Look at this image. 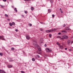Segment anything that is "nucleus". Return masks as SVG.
I'll return each mask as SVG.
<instances>
[{
  "mask_svg": "<svg viewBox=\"0 0 73 73\" xmlns=\"http://www.w3.org/2000/svg\"><path fill=\"white\" fill-rule=\"evenodd\" d=\"M33 44L35 48H36L37 46H38L37 44V41H36L34 40L33 41Z\"/></svg>",
  "mask_w": 73,
  "mask_h": 73,
  "instance_id": "2",
  "label": "nucleus"
},
{
  "mask_svg": "<svg viewBox=\"0 0 73 73\" xmlns=\"http://www.w3.org/2000/svg\"><path fill=\"white\" fill-rule=\"evenodd\" d=\"M49 36L50 37H52V34H50L49 35Z\"/></svg>",
  "mask_w": 73,
  "mask_h": 73,
  "instance_id": "28",
  "label": "nucleus"
},
{
  "mask_svg": "<svg viewBox=\"0 0 73 73\" xmlns=\"http://www.w3.org/2000/svg\"><path fill=\"white\" fill-rule=\"evenodd\" d=\"M52 17H54V15H52Z\"/></svg>",
  "mask_w": 73,
  "mask_h": 73,
  "instance_id": "34",
  "label": "nucleus"
},
{
  "mask_svg": "<svg viewBox=\"0 0 73 73\" xmlns=\"http://www.w3.org/2000/svg\"><path fill=\"white\" fill-rule=\"evenodd\" d=\"M61 34V33H59L58 34V35H60Z\"/></svg>",
  "mask_w": 73,
  "mask_h": 73,
  "instance_id": "39",
  "label": "nucleus"
},
{
  "mask_svg": "<svg viewBox=\"0 0 73 73\" xmlns=\"http://www.w3.org/2000/svg\"><path fill=\"white\" fill-rule=\"evenodd\" d=\"M63 38L67 39V38H68V36H67L66 35H64L63 36Z\"/></svg>",
  "mask_w": 73,
  "mask_h": 73,
  "instance_id": "5",
  "label": "nucleus"
},
{
  "mask_svg": "<svg viewBox=\"0 0 73 73\" xmlns=\"http://www.w3.org/2000/svg\"><path fill=\"white\" fill-rule=\"evenodd\" d=\"M26 1H30V0H24Z\"/></svg>",
  "mask_w": 73,
  "mask_h": 73,
  "instance_id": "32",
  "label": "nucleus"
},
{
  "mask_svg": "<svg viewBox=\"0 0 73 73\" xmlns=\"http://www.w3.org/2000/svg\"><path fill=\"white\" fill-rule=\"evenodd\" d=\"M43 41V39H42V38H41L40 40V43H42Z\"/></svg>",
  "mask_w": 73,
  "mask_h": 73,
  "instance_id": "9",
  "label": "nucleus"
},
{
  "mask_svg": "<svg viewBox=\"0 0 73 73\" xmlns=\"http://www.w3.org/2000/svg\"><path fill=\"white\" fill-rule=\"evenodd\" d=\"M29 26H30V27H32V25L31 24H29Z\"/></svg>",
  "mask_w": 73,
  "mask_h": 73,
  "instance_id": "25",
  "label": "nucleus"
},
{
  "mask_svg": "<svg viewBox=\"0 0 73 73\" xmlns=\"http://www.w3.org/2000/svg\"><path fill=\"white\" fill-rule=\"evenodd\" d=\"M50 1L51 3H53V0H50Z\"/></svg>",
  "mask_w": 73,
  "mask_h": 73,
  "instance_id": "27",
  "label": "nucleus"
},
{
  "mask_svg": "<svg viewBox=\"0 0 73 73\" xmlns=\"http://www.w3.org/2000/svg\"><path fill=\"white\" fill-rule=\"evenodd\" d=\"M5 16L6 17H8V15H7V14H5Z\"/></svg>",
  "mask_w": 73,
  "mask_h": 73,
  "instance_id": "33",
  "label": "nucleus"
},
{
  "mask_svg": "<svg viewBox=\"0 0 73 73\" xmlns=\"http://www.w3.org/2000/svg\"><path fill=\"white\" fill-rule=\"evenodd\" d=\"M14 11H15V12H17V10L16 9V8H15Z\"/></svg>",
  "mask_w": 73,
  "mask_h": 73,
  "instance_id": "23",
  "label": "nucleus"
},
{
  "mask_svg": "<svg viewBox=\"0 0 73 73\" xmlns=\"http://www.w3.org/2000/svg\"><path fill=\"white\" fill-rule=\"evenodd\" d=\"M60 12H61V13H63V12L62 11H60Z\"/></svg>",
  "mask_w": 73,
  "mask_h": 73,
  "instance_id": "46",
  "label": "nucleus"
},
{
  "mask_svg": "<svg viewBox=\"0 0 73 73\" xmlns=\"http://www.w3.org/2000/svg\"><path fill=\"white\" fill-rule=\"evenodd\" d=\"M7 20H8V21H10V19H7Z\"/></svg>",
  "mask_w": 73,
  "mask_h": 73,
  "instance_id": "37",
  "label": "nucleus"
},
{
  "mask_svg": "<svg viewBox=\"0 0 73 73\" xmlns=\"http://www.w3.org/2000/svg\"><path fill=\"white\" fill-rule=\"evenodd\" d=\"M60 11H62V10L61 9H60Z\"/></svg>",
  "mask_w": 73,
  "mask_h": 73,
  "instance_id": "44",
  "label": "nucleus"
},
{
  "mask_svg": "<svg viewBox=\"0 0 73 73\" xmlns=\"http://www.w3.org/2000/svg\"><path fill=\"white\" fill-rule=\"evenodd\" d=\"M65 50H67V48H65Z\"/></svg>",
  "mask_w": 73,
  "mask_h": 73,
  "instance_id": "47",
  "label": "nucleus"
},
{
  "mask_svg": "<svg viewBox=\"0 0 73 73\" xmlns=\"http://www.w3.org/2000/svg\"><path fill=\"white\" fill-rule=\"evenodd\" d=\"M12 8H13V6H12Z\"/></svg>",
  "mask_w": 73,
  "mask_h": 73,
  "instance_id": "48",
  "label": "nucleus"
},
{
  "mask_svg": "<svg viewBox=\"0 0 73 73\" xmlns=\"http://www.w3.org/2000/svg\"><path fill=\"white\" fill-rule=\"evenodd\" d=\"M56 31V29H52L47 30L46 31V32L47 33H51V32H54Z\"/></svg>",
  "mask_w": 73,
  "mask_h": 73,
  "instance_id": "1",
  "label": "nucleus"
},
{
  "mask_svg": "<svg viewBox=\"0 0 73 73\" xmlns=\"http://www.w3.org/2000/svg\"><path fill=\"white\" fill-rule=\"evenodd\" d=\"M56 44H57V45H60V44H59V43H58V42H57L56 43Z\"/></svg>",
  "mask_w": 73,
  "mask_h": 73,
  "instance_id": "29",
  "label": "nucleus"
},
{
  "mask_svg": "<svg viewBox=\"0 0 73 73\" xmlns=\"http://www.w3.org/2000/svg\"><path fill=\"white\" fill-rule=\"evenodd\" d=\"M40 56L38 55H37L36 56V58H40Z\"/></svg>",
  "mask_w": 73,
  "mask_h": 73,
  "instance_id": "13",
  "label": "nucleus"
},
{
  "mask_svg": "<svg viewBox=\"0 0 73 73\" xmlns=\"http://www.w3.org/2000/svg\"><path fill=\"white\" fill-rule=\"evenodd\" d=\"M48 12L49 13H50V12H51V10L50 9H48Z\"/></svg>",
  "mask_w": 73,
  "mask_h": 73,
  "instance_id": "15",
  "label": "nucleus"
},
{
  "mask_svg": "<svg viewBox=\"0 0 73 73\" xmlns=\"http://www.w3.org/2000/svg\"><path fill=\"white\" fill-rule=\"evenodd\" d=\"M31 11H33V10H34V8L33 7H31Z\"/></svg>",
  "mask_w": 73,
  "mask_h": 73,
  "instance_id": "18",
  "label": "nucleus"
},
{
  "mask_svg": "<svg viewBox=\"0 0 73 73\" xmlns=\"http://www.w3.org/2000/svg\"><path fill=\"white\" fill-rule=\"evenodd\" d=\"M38 50H40V51H41V48H40V47H39L38 48V47H39V46H37Z\"/></svg>",
  "mask_w": 73,
  "mask_h": 73,
  "instance_id": "11",
  "label": "nucleus"
},
{
  "mask_svg": "<svg viewBox=\"0 0 73 73\" xmlns=\"http://www.w3.org/2000/svg\"><path fill=\"white\" fill-rule=\"evenodd\" d=\"M0 39L2 40H4L5 41V39L4 38V36L0 35Z\"/></svg>",
  "mask_w": 73,
  "mask_h": 73,
  "instance_id": "3",
  "label": "nucleus"
},
{
  "mask_svg": "<svg viewBox=\"0 0 73 73\" xmlns=\"http://www.w3.org/2000/svg\"><path fill=\"white\" fill-rule=\"evenodd\" d=\"M32 60L33 61H35V58H32Z\"/></svg>",
  "mask_w": 73,
  "mask_h": 73,
  "instance_id": "22",
  "label": "nucleus"
},
{
  "mask_svg": "<svg viewBox=\"0 0 73 73\" xmlns=\"http://www.w3.org/2000/svg\"><path fill=\"white\" fill-rule=\"evenodd\" d=\"M69 51H72V49H69Z\"/></svg>",
  "mask_w": 73,
  "mask_h": 73,
  "instance_id": "45",
  "label": "nucleus"
},
{
  "mask_svg": "<svg viewBox=\"0 0 73 73\" xmlns=\"http://www.w3.org/2000/svg\"><path fill=\"white\" fill-rule=\"evenodd\" d=\"M15 25V23L13 22H12V25Z\"/></svg>",
  "mask_w": 73,
  "mask_h": 73,
  "instance_id": "21",
  "label": "nucleus"
},
{
  "mask_svg": "<svg viewBox=\"0 0 73 73\" xmlns=\"http://www.w3.org/2000/svg\"><path fill=\"white\" fill-rule=\"evenodd\" d=\"M9 61H11V62L12 61V60H10V59H9Z\"/></svg>",
  "mask_w": 73,
  "mask_h": 73,
  "instance_id": "36",
  "label": "nucleus"
},
{
  "mask_svg": "<svg viewBox=\"0 0 73 73\" xmlns=\"http://www.w3.org/2000/svg\"><path fill=\"white\" fill-rule=\"evenodd\" d=\"M15 31L16 32H18V30H17V29H16Z\"/></svg>",
  "mask_w": 73,
  "mask_h": 73,
  "instance_id": "40",
  "label": "nucleus"
},
{
  "mask_svg": "<svg viewBox=\"0 0 73 73\" xmlns=\"http://www.w3.org/2000/svg\"><path fill=\"white\" fill-rule=\"evenodd\" d=\"M57 38H59V39L60 40H61V37H60V36H57Z\"/></svg>",
  "mask_w": 73,
  "mask_h": 73,
  "instance_id": "20",
  "label": "nucleus"
},
{
  "mask_svg": "<svg viewBox=\"0 0 73 73\" xmlns=\"http://www.w3.org/2000/svg\"><path fill=\"white\" fill-rule=\"evenodd\" d=\"M44 46H46V44H45L44 45Z\"/></svg>",
  "mask_w": 73,
  "mask_h": 73,
  "instance_id": "43",
  "label": "nucleus"
},
{
  "mask_svg": "<svg viewBox=\"0 0 73 73\" xmlns=\"http://www.w3.org/2000/svg\"><path fill=\"white\" fill-rule=\"evenodd\" d=\"M0 73H6L5 72L2 70H0Z\"/></svg>",
  "mask_w": 73,
  "mask_h": 73,
  "instance_id": "7",
  "label": "nucleus"
},
{
  "mask_svg": "<svg viewBox=\"0 0 73 73\" xmlns=\"http://www.w3.org/2000/svg\"><path fill=\"white\" fill-rule=\"evenodd\" d=\"M9 24L10 26H11V27H12V23H9Z\"/></svg>",
  "mask_w": 73,
  "mask_h": 73,
  "instance_id": "19",
  "label": "nucleus"
},
{
  "mask_svg": "<svg viewBox=\"0 0 73 73\" xmlns=\"http://www.w3.org/2000/svg\"><path fill=\"white\" fill-rule=\"evenodd\" d=\"M40 24H43V23L42 22H40Z\"/></svg>",
  "mask_w": 73,
  "mask_h": 73,
  "instance_id": "38",
  "label": "nucleus"
},
{
  "mask_svg": "<svg viewBox=\"0 0 73 73\" xmlns=\"http://www.w3.org/2000/svg\"><path fill=\"white\" fill-rule=\"evenodd\" d=\"M60 49H63L64 47H63V46H62V45H60Z\"/></svg>",
  "mask_w": 73,
  "mask_h": 73,
  "instance_id": "14",
  "label": "nucleus"
},
{
  "mask_svg": "<svg viewBox=\"0 0 73 73\" xmlns=\"http://www.w3.org/2000/svg\"><path fill=\"white\" fill-rule=\"evenodd\" d=\"M0 55L1 56H3V53H2V52H0Z\"/></svg>",
  "mask_w": 73,
  "mask_h": 73,
  "instance_id": "17",
  "label": "nucleus"
},
{
  "mask_svg": "<svg viewBox=\"0 0 73 73\" xmlns=\"http://www.w3.org/2000/svg\"><path fill=\"white\" fill-rule=\"evenodd\" d=\"M66 26V25H65V24H64V27H65Z\"/></svg>",
  "mask_w": 73,
  "mask_h": 73,
  "instance_id": "41",
  "label": "nucleus"
},
{
  "mask_svg": "<svg viewBox=\"0 0 73 73\" xmlns=\"http://www.w3.org/2000/svg\"><path fill=\"white\" fill-rule=\"evenodd\" d=\"M0 6H1V7H2L3 8H4V6H3L1 5Z\"/></svg>",
  "mask_w": 73,
  "mask_h": 73,
  "instance_id": "30",
  "label": "nucleus"
},
{
  "mask_svg": "<svg viewBox=\"0 0 73 73\" xmlns=\"http://www.w3.org/2000/svg\"><path fill=\"white\" fill-rule=\"evenodd\" d=\"M26 38L27 40H29L30 38V37H29V36L28 35H27L26 36Z\"/></svg>",
  "mask_w": 73,
  "mask_h": 73,
  "instance_id": "6",
  "label": "nucleus"
},
{
  "mask_svg": "<svg viewBox=\"0 0 73 73\" xmlns=\"http://www.w3.org/2000/svg\"><path fill=\"white\" fill-rule=\"evenodd\" d=\"M8 68H11L12 67V65H8L7 66Z\"/></svg>",
  "mask_w": 73,
  "mask_h": 73,
  "instance_id": "12",
  "label": "nucleus"
},
{
  "mask_svg": "<svg viewBox=\"0 0 73 73\" xmlns=\"http://www.w3.org/2000/svg\"><path fill=\"white\" fill-rule=\"evenodd\" d=\"M3 1H4V2H5L7 1V0H3Z\"/></svg>",
  "mask_w": 73,
  "mask_h": 73,
  "instance_id": "35",
  "label": "nucleus"
},
{
  "mask_svg": "<svg viewBox=\"0 0 73 73\" xmlns=\"http://www.w3.org/2000/svg\"><path fill=\"white\" fill-rule=\"evenodd\" d=\"M21 16H22V17H24V15H22Z\"/></svg>",
  "mask_w": 73,
  "mask_h": 73,
  "instance_id": "42",
  "label": "nucleus"
},
{
  "mask_svg": "<svg viewBox=\"0 0 73 73\" xmlns=\"http://www.w3.org/2000/svg\"><path fill=\"white\" fill-rule=\"evenodd\" d=\"M65 29H66V30H69V31H70V30H71V29H70L69 28L67 27H66L65 28Z\"/></svg>",
  "mask_w": 73,
  "mask_h": 73,
  "instance_id": "8",
  "label": "nucleus"
},
{
  "mask_svg": "<svg viewBox=\"0 0 73 73\" xmlns=\"http://www.w3.org/2000/svg\"><path fill=\"white\" fill-rule=\"evenodd\" d=\"M41 31H42V30H41Z\"/></svg>",
  "mask_w": 73,
  "mask_h": 73,
  "instance_id": "49",
  "label": "nucleus"
},
{
  "mask_svg": "<svg viewBox=\"0 0 73 73\" xmlns=\"http://www.w3.org/2000/svg\"><path fill=\"white\" fill-rule=\"evenodd\" d=\"M21 73H25V72L23 71H21Z\"/></svg>",
  "mask_w": 73,
  "mask_h": 73,
  "instance_id": "31",
  "label": "nucleus"
},
{
  "mask_svg": "<svg viewBox=\"0 0 73 73\" xmlns=\"http://www.w3.org/2000/svg\"><path fill=\"white\" fill-rule=\"evenodd\" d=\"M25 13H26V14L28 13V11H25Z\"/></svg>",
  "mask_w": 73,
  "mask_h": 73,
  "instance_id": "24",
  "label": "nucleus"
},
{
  "mask_svg": "<svg viewBox=\"0 0 73 73\" xmlns=\"http://www.w3.org/2000/svg\"><path fill=\"white\" fill-rule=\"evenodd\" d=\"M71 42V40H68L67 42V43L68 45H69L70 44V43Z\"/></svg>",
  "mask_w": 73,
  "mask_h": 73,
  "instance_id": "10",
  "label": "nucleus"
},
{
  "mask_svg": "<svg viewBox=\"0 0 73 73\" xmlns=\"http://www.w3.org/2000/svg\"><path fill=\"white\" fill-rule=\"evenodd\" d=\"M46 51L47 52H50L52 51L51 50L49 49L48 48H46Z\"/></svg>",
  "mask_w": 73,
  "mask_h": 73,
  "instance_id": "4",
  "label": "nucleus"
},
{
  "mask_svg": "<svg viewBox=\"0 0 73 73\" xmlns=\"http://www.w3.org/2000/svg\"><path fill=\"white\" fill-rule=\"evenodd\" d=\"M62 32H64V33H67V32L65 30L62 31Z\"/></svg>",
  "mask_w": 73,
  "mask_h": 73,
  "instance_id": "16",
  "label": "nucleus"
},
{
  "mask_svg": "<svg viewBox=\"0 0 73 73\" xmlns=\"http://www.w3.org/2000/svg\"><path fill=\"white\" fill-rule=\"evenodd\" d=\"M11 50H15V48L13 47L11 48Z\"/></svg>",
  "mask_w": 73,
  "mask_h": 73,
  "instance_id": "26",
  "label": "nucleus"
}]
</instances>
